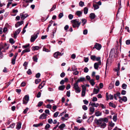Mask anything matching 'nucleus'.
<instances>
[{"label":"nucleus","instance_id":"nucleus-33","mask_svg":"<svg viewBox=\"0 0 130 130\" xmlns=\"http://www.w3.org/2000/svg\"><path fill=\"white\" fill-rule=\"evenodd\" d=\"M103 112L106 114H108L109 113V111L107 109H105L103 111Z\"/></svg>","mask_w":130,"mask_h":130},{"label":"nucleus","instance_id":"nucleus-15","mask_svg":"<svg viewBox=\"0 0 130 130\" xmlns=\"http://www.w3.org/2000/svg\"><path fill=\"white\" fill-rule=\"evenodd\" d=\"M89 105L92 106L97 107L99 106V104L98 103L95 104V103H92L90 102Z\"/></svg>","mask_w":130,"mask_h":130},{"label":"nucleus","instance_id":"nucleus-38","mask_svg":"<svg viewBox=\"0 0 130 130\" xmlns=\"http://www.w3.org/2000/svg\"><path fill=\"white\" fill-rule=\"evenodd\" d=\"M122 88L123 89H126V88L127 85L125 84H123L122 86Z\"/></svg>","mask_w":130,"mask_h":130},{"label":"nucleus","instance_id":"nucleus-20","mask_svg":"<svg viewBox=\"0 0 130 130\" xmlns=\"http://www.w3.org/2000/svg\"><path fill=\"white\" fill-rule=\"evenodd\" d=\"M82 13V11H77L75 13V14L78 16L79 17H80Z\"/></svg>","mask_w":130,"mask_h":130},{"label":"nucleus","instance_id":"nucleus-36","mask_svg":"<svg viewBox=\"0 0 130 130\" xmlns=\"http://www.w3.org/2000/svg\"><path fill=\"white\" fill-rule=\"evenodd\" d=\"M51 126L50 125L48 124H47L45 126V129H47L50 128Z\"/></svg>","mask_w":130,"mask_h":130},{"label":"nucleus","instance_id":"nucleus-48","mask_svg":"<svg viewBox=\"0 0 130 130\" xmlns=\"http://www.w3.org/2000/svg\"><path fill=\"white\" fill-rule=\"evenodd\" d=\"M122 100L124 102H126L127 101V99L126 97L125 96L123 97V98H122Z\"/></svg>","mask_w":130,"mask_h":130},{"label":"nucleus","instance_id":"nucleus-31","mask_svg":"<svg viewBox=\"0 0 130 130\" xmlns=\"http://www.w3.org/2000/svg\"><path fill=\"white\" fill-rule=\"evenodd\" d=\"M88 8L86 7L84 8V13L85 14H86L88 12Z\"/></svg>","mask_w":130,"mask_h":130},{"label":"nucleus","instance_id":"nucleus-53","mask_svg":"<svg viewBox=\"0 0 130 130\" xmlns=\"http://www.w3.org/2000/svg\"><path fill=\"white\" fill-rule=\"evenodd\" d=\"M63 16V13H60L58 15V17L60 19Z\"/></svg>","mask_w":130,"mask_h":130},{"label":"nucleus","instance_id":"nucleus-25","mask_svg":"<svg viewBox=\"0 0 130 130\" xmlns=\"http://www.w3.org/2000/svg\"><path fill=\"white\" fill-rule=\"evenodd\" d=\"M65 88V86L64 85H62L59 87L58 89L60 90H63Z\"/></svg>","mask_w":130,"mask_h":130},{"label":"nucleus","instance_id":"nucleus-56","mask_svg":"<svg viewBox=\"0 0 130 130\" xmlns=\"http://www.w3.org/2000/svg\"><path fill=\"white\" fill-rule=\"evenodd\" d=\"M23 21H20L18 22L17 23H18V24L20 26L22 25L23 23Z\"/></svg>","mask_w":130,"mask_h":130},{"label":"nucleus","instance_id":"nucleus-52","mask_svg":"<svg viewBox=\"0 0 130 130\" xmlns=\"http://www.w3.org/2000/svg\"><path fill=\"white\" fill-rule=\"evenodd\" d=\"M68 17L70 20H71L73 18V15L72 14H69Z\"/></svg>","mask_w":130,"mask_h":130},{"label":"nucleus","instance_id":"nucleus-27","mask_svg":"<svg viewBox=\"0 0 130 130\" xmlns=\"http://www.w3.org/2000/svg\"><path fill=\"white\" fill-rule=\"evenodd\" d=\"M93 6L94 7V10L98 9L99 8V6L98 5L96 4H93Z\"/></svg>","mask_w":130,"mask_h":130},{"label":"nucleus","instance_id":"nucleus-23","mask_svg":"<svg viewBox=\"0 0 130 130\" xmlns=\"http://www.w3.org/2000/svg\"><path fill=\"white\" fill-rule=\"evenodd\" d=\"M65 125L63 123L59 126L58 128L61 129H62L63 128L65 127Z\"/></svg>","mask_w":130,"mask_h":130},{"label":"nucleus","instance_id":"nucleus-18","mask_svg":"<svg viewBox=\"0 0 130 130\" xmlns=\"http://www.w3.org/2000/svg\"><path fill=\"white\" fill-rule=\"evenodd\" d=\"M95 15L93 13H91L90 14L89 17L91 19H93L95 18Z\"/></svg>","mask_w":130,"mask_h":130},{"label":"nucleus","instance_id":"nucleus-37","mask_svg":"<svg viewBox=\"0 0 130 130\" xmlns=\"http://www.w3.org/2000/svg\"><path fill=\"white\" fill-rule=\"evenodd\" d=\"M41 81V79H37L35 80V83L36 84H38Z\"/></svg>","mask_w":130,"mask_h":130},{"label":"nucleus","instance_id":"nucleus-14","mask_svg":"<svg viewBox=\"0 0 130 130\" xmlns=\"http://www.w3.org/2000/svg\"><path fill=\"white\" fill-rule=\"evenodd\" d=\"M30 51V50L29 48H26V49L23 50L22 51V52L21 53V55H23L24 53H26V52H29Z\"/></svg>","mask_w":130,"mask_h":130},{"label":"nucleus","instance_id":"nucleus-60","mask_svg":"<svg viewBox=\"0 0 130 130\" xmlns=\"http://www.w3.org/2000/svg\"><path fill=\"white\" fill-rule=\"evenodd\" d=\"M45 112L47 114H48V115H50V111L48 109H46L45 111Z\"/></svg>","mask_w":130,"mask_h":130},{"label":"nucleus","instance_id":"nucleus-39","mask_svg":"<svg viewBox=\"0 0 130 130\" xmlns=\"http://www.w3.org/2000/svg\"><path fill=\"white\" fill-rule=\"evenodd\" d=\"M114 85L113 84H112V83H110L109 85V89H111L113 87Z\"/></svg>","mask_w":130,"mask_h":130},{"label":"nucleus","instance_id":"nucleus-47","mask_svg":"<svg viewBox=\"0 0 130 130\" xmlns=\"http://www.w3.org/2000/svg\"><path fill=\"white\" fill-rule=\"evenodd\" d=\"M43 104V102H42L40 101L38 102V107L41 106Z\"/></svg>","mask_w":130,"mask_h":130},{"label":"nucleus","instance_id":"nucleus-55","mask_svg":"<svg viewBox=\"0 0 130 130\" xmlns=\"http://www.w3.org/2000/svg\"><path fill=\"white\" fill-rule=\"evenodd\" d=\"M109 99L113 100V95L110 94L109 95Z\"/></svg>","mask_w":130,"mask_h":130},{"label":"nucleus","instance_id":"nucleus-1","mask_svg":"<svg viewBox=\"0 0 130 130\" xmlns=\"http://www.w3.org/2000/svg\"><path fill=\"white\" fill-rule=\"evenodd\" d=\"M95 122L97 125L102 128H104L106 126V124L108 122V119L106 117L100 118L99 119H95L94 120Z\"/></svg>","mask_w":130,"mask_h":130},{"label":"nucleus","instance_id":"nucleus-4","mask_svg":"<svg viewBox=\"0 0 130 130\" xmlns=\"http://www.w3.org/2000/svg\"><path fill=\"white\" fill-rule=\"evenodd\" d=\"M73 88L74 89L75 91V92L77 93H79L81 90L80 88L78 86V84L75 83L74 84Z\"/></svg>","mask_w":130,"mask_h":130},{"label":"nucleus","instance_id":"nucleus-44","mask_svg":"<svg viewBox=\"0 0 130 130\" xmlns=\"http://www.w3.org/2000/svg\"><path fill=\"white\" fill-rule=\"evenodd\" d=\"M72 71H75L77 70V69L76 67L75 66H74L72 67Z\"/></svg>","mask_w":130,"mask_h":130},{"label":"nucleus","instance_id":"nucleus-10","mask_svg":"<svg viewBox=\"0 0 130 130\" xmlns=\"http://www.w3.org/2000/svg\"><path fill=\"white\" fill-rule=\"evenodd\" d=\"M21 28H20L15 31L14 34V37L15 38H16L17 35L21 31Z\"/></svg>","mask_w":130,"mask_h":130},{"label":"nucleus","instance_id":"nucleus-42","mask_svg":"<svg viewBox=\"0 0 130 130\" xmlns=\"http://www.w3.org/2000/svg\"><path fill=\"white\" fill-rule=\"evenodd\" d=\"M59 113V112L57 111L55 112L54 115V116L55 117H57L58 116Z\"/></svg>","mask_w":130,"mask_h":130},{"label":"nucleus","instance_id":"nucleus-57","mask_svg":"<svg viewBox=\"0 0 130 130\" xmlns=\"http://www.w3.org/2000/svg\"><path fill=\"white\" fill-rule=\"evenodd\" d=\"M99 105L103 109H105L106 108V106H104V105L102 104H100Z\"/></svg>","mask_w":130,"mask_h":130},{"label":"nucleus","instance_id":"nucleus-35","mask_svg":"<svg viewBox=\"0 0 130 130\" xmlns=\"http://www.w3.org/2000/svg\"><path fill=\"white\" fill-rule=\"evenodd\" d=\"M9 42L11 44H13L15 43V41H14V40L12 38H10L9 40Z\"/></svg>","mask_w":130,"mask_h":130},{"label":"nucleus","instance_id":"nucleus-2","mask_svg":"<svg viewBox=\"0 0 130 130\" xmlns=\"http://www.w3.org/2000/svg\"><path fill=\"white\" fill-rule=\"evenodd\" d=\"M71 22L72 23V26L74 28L77 27L78 28L81 24V22L79 21L78 19H76L72 20L71 21Z\"/></svg>","mask_w":130,"mask_h":130},{"label":"nucleus","instance_id":"nucleus-34","mask_svg":"<svg viewBox=\"0 0 130 130\" xmlns=\"http://www.w3.org/2000/svg\"><path fill=\"white\" fill-rule=\"evenodd\" d=\"M87 20L85 19H82V23H83V25H84L86 24V23Z\"/></svg>","mask_w":130,"mask_h":130},{"label":"nucleus","instance_id":"nucleus-50","mask_svg":"<svg viewBox=\"0 0 130 130\" xmlns=\"http://www.w3.org/2000/svg\"><path fill=\"white\" fill-rule=\"evenodd\" d=\"M48 122L50 124H52L53 122L52 119L51 118L49 119L48 120Z\"/></svg>","mask_w":130,"mask_h":130},{"label":"nucleus","instance_id":"nucleus-6","mask_svg":"<svg viewBox=\"0 0 130 130\" xmlns=\"http://www.w3.org/2000/svg\"><path fill=\"white\" fill-rule=\"evenodd\" d=\"M90 58L93 61L96 60L97 61H99L100 60L101 57H96L95 55H92L90 56Z\"/></svg>","mask_w":130,"mask_h":130},{"label":"nucleus","instance_id":"nucleus-41","mask_svg":"<svg viewBox=\"0 0 130 130\" xmlns=\"http://www.w3.org/2000/svg\"><path fill=\"white\" fill-rule=\"evenodd\" d=\"M56 7V5H54L52 8L50 9V11L51 12L53 11L54 9H55Z\"/></svg>","mask_w":130,"mask_h":130},{"label":"nucleus","instance_id":"nucleus-46","mask_svg":"<svg viewBox=\"0 0 130 130\" xmlns=\"http://www.w3.org/2000/svg\"><path fill=\"white\" fill-rule=\"evenodd\" d=\"M113 119L114 121L116 122L117 120V116L116 115H115L113 116Z\"/></svg>","mask_w":130,"mask_h":130},{"label":"nucleus","instance_id":"nucleus-51","mask_svg":"<svg viewBox=\"0 0 130 130\" xmlns=\"http://www.w3.org/2000/svg\"><path fill=\"white\" fill-rule=\"evenodd\" d=\"M86 91H82V97L84 96H85V94L86 93Z\"/></svg>","mask_w":130,"mask_h":130},{"label":"nucleus","instance_id":"nucleus-12","mask_svg":"<svg viewBox=\"0 0 130 130\" xmlns=\"http://www.w3.org/2000/svg\"><path fill=\"white\" fill-rule=\"evenodd\" d=\"M20 15L21 17V18L23 20L24 19L28 16V14H23L22 13H21Z\"/></svg>","mask_w":130,"mask_h":130},{"label":"nucleus","instance_id":"nucleus-7","mask_svg":"<svg viewBox=\"0 0 130 130\" xmlns=\"http://www.w3.org/2000/svg\"><path fill=\"white\" fill-rule=\"evenodd\" d=\"M101 64V60H99L98 62L94 63V67L95 69L97 70L99 67V66Z\"/></svg>","mask_w":130,"mask_h":130},{"label":"nucleus","instance_id":"nucleus-40","mask_svg":"<svg viewBox=\"0 0 130 130\" xmlns=\"http://www.w3.org/2000/svg\"><path fill=\"white\" fill-rule=\"evenodd\" d=\"M84 4V3L82 1H80L79 3V5L81 7H83Z\"/></svg>","mask_w":130,"mask_h":130},{"label":"nucleus","instance_id":"nucleus-17","mask_svg":"<svg viewBox=\"0 0 130 130\" xmlns=\"http://www.w3.org/2000/svg\"><path fill=\"white\" fill-rule=\"evenodd\" d=\"M45 84V83L44 81H43L42 83L39 85L38 86V88L41 89L44 86Z\"/></svg>","mask_w":130,"mask_h":130},{"label":"nucleus","instance_id":"nucleus-49","mask_svg":"<svg viewBox=\"0 0 130 130\" xmlns=\"http://www.w3.org/2000/svg\"><path fill=\"white\" fill-rule=\"evenodd\" d=\"M29 46V44H26L25 45H23L22 46V47L24 48H26L27 47H28Z\"/></svg>","mask_w":130,"mask_h":130},{"label":"nucleus","instance_id":"nucleus-58","mask_svg":"<svg viewBox=\"0 0 130 130\" xmlns=\"http://www.w3.org/2000/svg\"><path fill=\"white\" fill-rule=\"evenodd\" d=\"M109 94L108 92H107L106 93V98L107 100L108 101L109 99Z\"/></svg>","mask_w":130,"mask_h":130},{"label":"nucleus","instance_id":"nucleus-19","mask_svg":"<svg viewBox=\"0 0 130 130\" xmlns=\"http://www.w3.org/2000/svg\"><path fill=\"white\" fill-rule=\"evenodd\" d=\"M21 122L18 123H17L16 128L18 130H19L21 127Z\"/></svg>","mask_w":130,"mask_h":130},{"label":"nucleus","instance_id":"nucleus-43","mask_svg":"<svg viewBox=\"0 0 130 130\" xmlns=\"http://www.w3.org/2000/svg\"><path fill=\"white\" fill-rule=\"evenodd\" d=\"M83 109L85 110H86L88 108L86 105H83L82 106Z\"/></svg>","mask_w":130,"mask_h":130},{"label":"nucleus","instance_id":"nucleus-30","mask_svg":"<svg viewBox=\"0 0 130 130\" xmlns=\"http://www.w3.org/2000/svg\"><path fill=\"white\" fill-rule=\"evenodd\" d=\"M94 108L92 107H90V110L91 112V114L93 113L94 111Z\"/></svg>","mask_w":130,"mask_h":130},{"label":"nucleus","instance_id":"nucleus-22","mask_svg":"<svg viewBox=\"0 0 130 130\" xmlns=\"http://www.w3.org/2000/svg\"><path fill=\"white\" fill-rule=\"evenodd\" d=\"M95 115L97 117H98L102 115V113L100 111H97L95 113Z\"/></svg>","mask_w":130,"mask_h":130},{"label":"nucleus","instance_id":"nucleus-24","mask_svg":"<svg viewBox=\"0 0 130 130\" xmlns=\"http://www.w3.org/2000/svg\"><path fill=\"white\" fill-rule=\"evenodd\" d=\"M39 48V47L37 46H32V50L35 51V50H38Z\"/></svg>","mask_w":130,"mask_h":130},{"label":"nucleus","instance_id":"nucleus-26","mask_svg":"<svg viewBox=\"0 0 130 130\" xmlns=\"http://www.w3.org/2000/svg\"><path fill=\"white\" fill-rule=\"evenodd\" d=\"M109 104L110 106L113 108H115L116 107L115 105L111 102H110L109 103Z\"/></svg>","mask_w":130,"mask_h":130},{"label":"nucleus","instance_id":"nucleus-11","mask_svg":"<svg viewBox=\"0 0 130 130\" xmlns=\"http://www.w3.org/2000/svg\"><path fill=\"white\" fill-rule=\"evenodd\" d=\"M47 116V115L44 113H43L40 116L39 119H46V118Z\"/></svg>","mask_w":130,"mask_h":130},{"label":"nucleus","instance_id":"nucleus-45","mask_svg":"<svg viewBox=\"0 0 130 130\" xmlns=\"http://www.w3.org/2000/svg\"><path fill=\"white\" fill-rule=\"evenodd\" d=\"M89 69L87 67H85L84 69V72L85 73H87L88 72Z\"/></svg>","mask_w":130,"mask_h":130},{"label":"nucleus","instance_id":"nucleus-8","mask_svg":"<svg viewBox=\"0 0 130 130\" xmlns=\"http://www.w3.org/2000/svg\"><path fill=\"white\" fill-rule=\"evenodd\" d=\"M101 47L102 46L101 44L96 43L94 47H93V48L94 49V48H96L97 50H99L101 49Z\"/></svg>","mask_w":130,"mask_h":130},{"label":"nucleus","instance_id":"nucleus-32","mask_svg":"<svg viewBox=\"0 0 130 130\" xmlns=\"http://www.w3.org/2000/svg\"><path fill=\"white\" fill-rule=\"evenodd\" d=\"M16 58L13 57L11 60V63L13 64H14L15 63V60Z\"/></svg>","mask_w":130,"mask_h":130},{"label":"nucleus","instance_id":"nucleus-29","mask_svg":"<svg viewBox=\"0 0 130 130\" xmlns=\"http://www.w3.org/2000/svg\"><path fill=\"white\" fill-rule=\"evenodd\" d=\"M89 82L91 85L93 86L95 84V83L94 82V80L93 79H91L90 80Z\"/></svg>","mask_w":130,"mask_h":130},{"label":"nucleus","instance_id":"nucleus-63","mask_svg":"<svg viewBox=\"0 0 130 130\" xmlns=\"http://www.w3.org/2000/svg\"><path fill=\"white\" fill-rule=\"evenodd\" d=\"M97 101V99L95 97H94L93 98V99L92 100V101L93 102H95L96 101Z\"/></svg>","mask_w":130,"mask_h":130},{"label":"nucleus","instance_id":"nucleus-64","mask_svg":"<svg viewBox=\"0 0 130 130\" xmlns=\"http://www.w3.org/2000/svg\"><path fill=\"white\" fill-rule=\"evenodd\" d=\"M126 43L127 45H128L130 44V40H128L126 41Z\"/></svg>","mask_w":130,"mask_h":130},{"label":"nucleus","instance_id":"nucleus-28","mask_svg":"<svg viewBox=\"0 0 130 130\" xmlns=\"http://www.w3.org/2000/svg\"><path fill=\"white\" fill-rule=\"evenodd\" d=\"M37 56L36 55H35L32 57L33 61L35 62H37L38 58Z\"/></svg>","mask_w":130,"mask_h":130},{"label":"nucleus","instance_id":"nucleus-16","mask_svg":"<svg viewBox=\"0 0 130 130\" xmlns=\"http://www.w3.org/2000/svg\"><path fill=\"white\" fill-rule=\"evenodd\" d=\"M85 80V78L84 77H80L78 79L76 83L78 84V83L80 82H83Z\"/></svg>","mask_w":130,"mask_h":130},{"label":"nucleus","instance_id":"nucleus-9","mask_svg":"<svg viewBox=\"0 0 130 130\" xmlns=\"http://www.w3.org/2000/svg\"><path fill=\"white\" fill-rule=\"evenodd\" d=\"M63 54V53L62 54L59 52H57L55 53L54 54V57L55 58H57L58 57V56H62Z\"/></svg>","mask_w":130,"mask_h":130},{"label":"nucleus","instance_id":"nucleus-59","mask_svg":"<svg viewBox=\"0 0 130 130\" xmlns=\"http://www.w3.org/2000/svg\"><path fill=\"white\" fill-rule=\"evenodd\" d=\"M82 91H86V87L84 85H83L82 86Z\"/></svg>","mask_w":130,"mask_h":130},{"label":"nucleus","instance_id":"nucleus-54","mask_svg":"<svg viewBox=\"0 0 130 130\" xmlns=\"http://www.w3.org/2000/svg\"><path fill=\"white\" fill-rule=\"evenodd\" d=\"M27 74L29 75H31L32 74V72L31 70L30 69H29L28 71L27 72Z\"/></svg>","mask_w":130,"mask_h":130},{"label":"nucleus","instance_id":"nucleus-13","mask_svg":"<svg viewBox=\"0 0 130 130\" xmlns=\"http://www.w3.org/2000/svg\"><path fill=\"white\" fill-rule=\"evenodd\" d=\"M115 49L114 48H112L111 49L109 55L110 56H112L114 54Z\"/></svg>","mask_w":130,"mask_h":130},{"label":"nucleus","instance_id":"nucleus-21","mask_svg":"<svg viewBox=\"0 0 130 130\" xmlns=\"http://www.w3.org/2000/svg\"><path fill=\"white\" fill-rule=\"evenodd\" d=\"M99 91V89L98 88V89H96V88H94L93 89V94H98Z\"/></svg>","mask_w":130,"mask_h":130},{"label":"nucleus","instance_id":"nucleus-62","mask_svg":"<svg viewBox=\"0 0 130 130\" xmlns=\"http://www.w3.org/2000/svg\"><path fill=\"white\" fill-rule=\"evenodd\" d=\"M41 95V93L40 92H39L37 94L36 97L37 98H39L40 97Z\"/></svg>","mask_w":130,"mask_h":130},{"label":"nucleus","instance_id":"nucleus-5","mask_svg":"<svg viewBox=\"0 0 130 130\" xmlns=\"http://www.w3.org/2000/svg\"><path fill=\"white\" fill-rule=\"evenodd\" d=\"M29 100V96L28 95H25L23 99V104H27Z\"/></svg>","mask_w":130,"mask_h":130},{"label":"nucleus","instance_id":"nucleus-3","mask_svg":"<svg viewBox=\"0 0 130 130\" xmlns=\"http://www.w3.org/2000/svg\"><path fill=\"white\" fill-rule=\"evenodd\" d=\"M39 33V31H37L34 34L31 36L30 39V41L31 42H33L38 37V35Z\"/></svg>","mask_w":130,"mask_h":130},{"label":"nucleus","instance_id":"nucleus-61","mask_svg":"<svg viewBox=\"0 0 130 130\" xmlns=\"http://www.w3.org/2000/svg\"><path fill=\"white\" fill-rule=\"evenodd\" d=\"M66 95L67 96L69 97L70 96V91H67Z\"/></svg>","mask_w":130,"mask_h":130}]
</instances>
